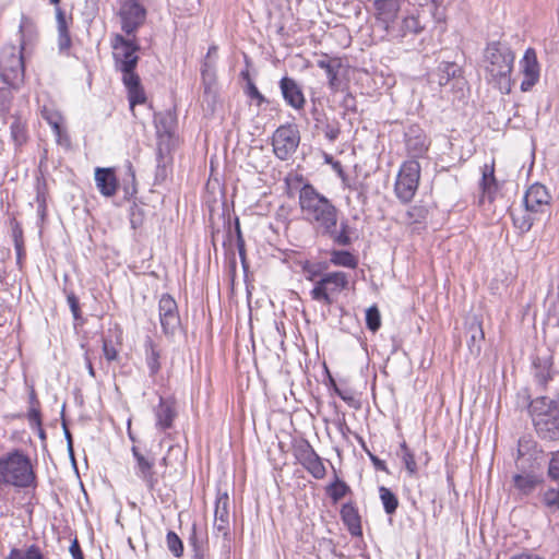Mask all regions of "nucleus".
Wrapping results in <instances>:
<instances>
[{"label":"nucleus","instance_id":"obj_1","mask_svg":"<svg viewBox=\"0 0 559 559\" xmlns=\"http://www.w3.org/2000/svg\"><path fill=\"white\" fill-rule=\"evenodd\" d=\"M543 453V449L535 441H519L518 472L512 476V485L516 497L521 500L532 497L546 485L542 465L537 461Z\"/></svg>","mask_w":559,"mask_h":559},{"label":"nucleus","instance_id":"obj_2","mask_svg":"<svg viewBox=\"0 0 559 559\" xmlns=\"http://www.w3.org/2000/svg\"><path fill=\"white\" fill-rule=\"evenodd\" d=\"M298 204L302 218L319 237H322L330 230L331 225L333 226L340 221L337 206L310 182L304 183L299 189Z\"/></svg>","mask_w":559,"mask_h":559},{"label":"nucleus","instance_id":"obj_3","mask_svg":"<svg viewBox=\"0 0 559 559\" xmlns=\"http://www.w3.org/2000/svg\"><path fill=\"white\" fill-rule=\"evenodd\" d=\"M19 34V46L5 45L0 51V76L4 83L14 90H19L24 83L25 63L23 51L36 37L35 25L25 15L21 17Z\"/></svg>","mask_w":559,"mask_h":559},{"label":"nucleus","instance_id":"obj_4","mask_svg":"<svg viewBox=\"0 0 559 559\" xmlns=\"http://www.w3.org/2000/svg\"><path fill=\"white\" fill-rule=\"evenodd\" d=\"M526 403L537 437L544 441L559 440V397L537 396L531 399L527 390L519 393Z\"/></svg>","mask_w":559,"mask_h":559},{"label":"nucleus","instance_id":"obj_5","mask_svg":"<svg viewBox=\"0 0 559 559\" xmlns=\"http://www.w3.org/2000/svg\"><path fill=\"white\" fill-rule=\"evenodd\" d=\"M37 476L31 457L21 449L0 455V491L36 487Z\"/></svg>","mask_w":559,"mask_h":559},{"label":"nucleus","instance_id":"obj_6","mask_svg":"<svg viewBox=\"0 0 559 559\" xmlns=\"http://www.w3.org/2000/svg\"><path fill=\"white\" fill-rule=\"evenodd\" d=\"M485 70L489 81L496 83L501 91L511 90V73L515 55L504 43H488L485 49Z\"/></svg>","mask_w":559,"mask_h":559},{"label":"nucleus","instance_id":"obj_7","mask_svg":"<svg viewBox=\"0 0 559 559\" xmlns=\"http://www.w3.org/2000/svg\"><path fill=\"white\" fill-rule=\"evenodd\" d=\"M349 284L348 275L342 271L324 273L310 290L312 300L331 306L335 296L346 289Z\"/></svg>","mask_w":559,"mask_h":559},{"label":"nucleus","instance_id":"obj_8","mask_svg":"<svg viewBox=\"0 0 559 559\" xmlns=\"http://www.w3.org/2000/svg\"><path fill=\"white\" fill-rule=\"evenodd\" d=\"M112 56L115 60V67L122 73V78L129 75H138L135 68L139 62V56L136 52L140 46L134 39L124 38L122 35H116L112 40Z\"/></svg>","mask_w":559,"mask_h":559},{"label":"nucleus","instance_id":"obj_9","mask_svg":"<svg viewBox=\"0 0 559 559\" xmlns=\"http://www.w3.org/2000/svg\"><path fill=\"white\" fill-rule=\"evenodd\" d=\"M420 179V164L417 159L405 160L397 174L394 192L402 203H409L418 189Z\"/></svg>","mask_w":559,"mask_h":559},{"label":"nucleus","instance_id":"obj_10","mask_svg":"<svg viewBox=\"0 0 559 559\" xmlns=\"http://www.w3.org/2000/svg\"><path fill=\"white\" fill-rule=\"evenodd\" d=\"M299 143V131L290 123L280 126L272 136L273 152L281 160L288 159L297 151Z\"/></svg>","mask_w":559,"mask_h":559},{"label":"nucleus","instance_id":"obj_11","mask_svg":"<svg viewBox=\"0 0 559 559\" xmlns=\"http://www.w3.org/2000/svg\"><path fill=\"white\" fill-rule=\"evenodd\" d=\"M294 456L299 464L316 479L324 478L326 474L322 459L317 454L308 440H301L294 445Z\"/></svg>","mask_w":559,"mask_h":559},{"label":"nucleus","instance_id":"obj_12","mask_svg":"<svg viewBox=\"0 0 559 559\" xmlns=\"http://www.w3.org/2000/svg\"><path fill=\"white\" fill-rule=\"evenodd\" d=\"M432 80L441 87L450 86L452 91H463L467 84L462 68L450 61H442L438 64Z\"/></svg>","mask_w":559,"mask_h":559},{"label":"nucleus","instance_id":"obj_13","mask_svg":"<svg viewBox=\"0 0 559 559\" xmlns=\"http://www.w3.org/2000/svg\"><path fill=\"white\" fill-rule=\"evenodd\" d=\"M131 452L135 461V475L144 483L147 490L153 492L158 484V477L155 471V459L153 456L145 455L135 445L131 448Z\"/></svg>","mask_w":559,"mask_h":559},{"label":"nucleus","instance_id":"obj_14","mask_svg":"<svg viewBox=\"0 0 559 559\" xmlns=\"http://www.w3.org/2000/svg\"><path fill=\"white\" fill-rule=\"evenodd\" d=\"M119 16L122 31L131 35L144 23L146 10L135 0H126L120 7Z\"/></svg>","mask_w":559,"mask_h":559},{"label":"nucleus","instance_id":"obj_15","mask_svg":"<svg viewBox=\"0 0 559 559\" xmlns=\"http://www.w3.org/2000/svg\"><path fill=\"white\" fill-rule=\"evenodd\" d=\"M158 313L165 335H174L180 326V317L177 302L170 295H162L158 302Z\"/></svg>","mask_w":559,"mask_h":559},{"label":"nucleus","instance_id":"obj_16","mask_svg":"<svg viewBox=\"0 0 559 559\" xmlns=\"http://www.w3.org/2000/svg\"><path fill=\"white\" fill-rule=\"evenodd\" d=\"M521 72L524 76L521 83V91L528 92L538 82L540 68L534 48H527L520 60Z\"/></svg>","mask_w":559,"mask_h":559},{"label":"nucleus","instance_id":"obj_17","mask_svg":"<svg viewBox=\"0 0 559 559\" xmlns=\"http://www.w3.org/2000/svg\"><path fill=\"white\" fill-rule=\"evenodd\" d=\"M317 67L324 70L329 88L333 93L338 92L342 87L340 74L344 68L343 60L340 57H330L326 53H321L320 58L317 59Z\"/></svg>","mask_w":559,"mask_h":559},{"label":"nucleus","instance_id":"obj_18","mask_svg":"<svg viewBox=\"0 0 559 559\" xmlns=\"http://www.w3.org/2000/svg\"><path fill=\"white\" fill-rule=\"evenodd\" d=\"M551 197L544 185L534 183L525 192L523 202L526 212L544 213L549 206Z\"/></svg>","mask_w":559,"mask_h":559},{"label":"nucleus","instance_id":"obj_19","mask_svg":"<svg viewBox=\"0 0 559 559\" xmlns=\"http://www.w3.org/2000/svg\"><path fill=\"white\" fill-rule=\"evenodd\" d=\"M201 78L203 85L202 102L206 103L207 108L213 109L216 98V70L215 63L211 60H204L201 67Z\"/></svg>","mask_w":559,"mask_h":559},{"label":"nucleus","instance_id":"obj_20","mask_svg":"<svg viewBox=\"0 0 559 559\" xmlns=\"http://www.w3.org/2000/svg\"><path fill=\"white\" fill-rule=\"evenodd\" d=\"M285 103L296 110L304 109L306 97L301 86L289 76H283L278 83Z\"/></svg>","mask_w":559,"mask_h":559},{"label":"nucleus","instance_id":"obj_21","mask_svg":"<svg viewBox=\"0 0 559 559\" xmlns=\"http://www.w3.org/2000/svg\"><path fill=\"white\" fill-rule=\"evenodd\" d=\"M155 426L165 431L170 429L177 417L176 401L171 397H159L158 405L154 408Z\"/></svg>","mask_w":559,"mask_h":559},{"label":"nucleus","instance_id":"obj_22","mask_svg":"<svg viewBox=\"0 0 559 559\" xmlns=\"http://www.w3.org/2000/svg\"><path fill=\"white\" fill-rule=\"evenodd\" d=\"M405 143L407 153L412 156L411 159L424 156L429 145L424 131L417 126L409 127L405 132Z\"/></svg>","mask_w":559,"mask_h":559},{"label":"nucleus","instance_id":"obj_23","mask_svg":"<svg viewBox=\"0 0 559 559\" xmlns=\"http://www.w3.org/2000/svg\"><path fill=\"white\" fill-rule=\"evenodd\" d=\"M424 29L425 26L420 23L418 16H407L403 19L400 29L401 41H405L413 49H419L423 40H420L417 45L414 43V38L415 36L423 33Z\"/></svg>","mask_w":559,"mask_h":559},{"label":"nucleus","instance_id":"obj_24","mask_svg":"<svg viewBox=\"0 0 559 559\" xmlns=\"http://www.w3.org/2000/svg\"><path fill=\"white\" fill-rule=\"evenodd\" d=\"M377 20L382 22L385 28L396 19L401 10V0H374Z\"/></svg>","mask_w":559,"mask_h":559},{"label":"nucleus","instance_id":"obj_25","mask_svg":"<svg viewBox=\"0 0 559 559\" xmlns=\"http://www.w3.org/2000/svg\"><path fill=\"white\" fill-rule=\"evenodd\" d=\"M95 182L99 192L105 197L115 195L118 181L114 169L111 168H96L95 170Z\"/></svg>","mask_w":559,"mask_h":559},{"label":"nucleus","instance_id":"obj_26","mask_svg":"<svg viewBox=\"0 0 559 559\" xmlns=\"http://www.w3.org/2000/svg\"><path fill=\"white\" fill-rule=\"evenodd\" d=\"M314 128L321 131L330 142H334L340 133V122L335 119L329 120L323 111L314 109L313 112Z\"/></svg>","mask_w":559,"mask_h":559},{"label":"nucleus","instance_id":"obj_27","mask_svg":"<svg viewBox=\"0 0 559 559\" xmlns=\"http://www.w3.org/2000/svg\"><path fill=\"white\" fill-rule=\"evenodd\" d=\"M537 498L548 513H559V483H551L539 488Z\"/></svg>","mask_w":559,"mask_h":559},{"label":"nucleus","instance_id":"obj_28","mask_svg":"<svg viewBox=\"0 0 559 559\" xmlns=\"http://www.w3.org/2000/svg\"><path fill=\"white\" fill-rule=\"evenodd\" d=\"M341 519L345 526L347 527L348 532L353 536H361L362 535V528H361V521L360 515L358 513L357 508L354 506V503L348 502L342 506L341 508Z\"/></svg>","mask_w":559,"mask_h":559},{"label":"nucleus","instance_id":"obj_29","mask_svg":"<svg viewBox=\"0 0 559 559\" xmlns=\"http://www.w3.org/2000/svg\"><path fill=\"white\" fill-rule=\"evenodd\" d=\"M122 82L128 91L130 109L133 111L135 105L144 104L146 102V96L141 85L140 76L129 75L127 78H122Z\"/></svg>","mask_w":559,"mask_h":559},{"label":"nucleus","instance_id":"obj_30","mask_svg":"<svg viewBox=\"0 0 559 559\" xmlns=\"http://www.w3.org/2000/svg\"><path fill=\"white\" fill-rule=\"evenodd\" d=\"M322 237L329 238L332 242L340 247L350 246L353 242L350 236V227L348 225V221L343 219L340 223H335L333 226L331 225L330 230L325 233Z\"/></svg>","mask_w":559,"mask_h":559},{"label":"nucleus","instance_id":"obj_31","mask_svg":"<svg viewBox=\"0 0 559 559\" xmlns=\"http://www.w3.org/2000/svg\"><path fill=\"white\" fill-rule=\"evenodd\" d=\"M144 346L145 362L150 370V377H155L160 370V352L152 340H147Z\"/></svg>","mask_w":559,"mask_h":559},{"label":"nucleus","instance_id":"obj_32","mask_svg":"<svg viewBox=\"0 0 559 559\" xmlns=\"http://www.w3.org/2000/svg\"><path fill=\"white\" fill-rule=\"evenodd\" d=\"M330 262L334 266H342L347 269H356L358 265V259L352 252L346 250L333 249L330 252Z\"/></svg>","mask_w":559,"mask_h":559},{"label":"nucleus","instance_id":"obj_33","mask_svg":"<svg viewBox=\"0 0 559 559\" xmlns=\"http://www.w3.org/2000/svg\"><path fill=\"white\" fill-rule=\"evenodd\" d=\"M480 188L483 191V199L488 198V200L491 201L492 197L498 188L497 181L495 178L493 165L492 166L485 165L484 170H483L481 181H480Z\"/></svg>","mask_w":559,"mask_h":559},{"label":"nucleus","instance_id":"obj_34","mask_svg":"<svg viewBox=\"0 0 559 559\" xmlns=\"http://www.w3.org/2000/svg\"><path fill=\"white\" fill-rule=\"evenodd\" d=\"M468 334H469V340L467 341V345H468L469 352L472 354H479L480 349H481L480 344L485 337L484 331L481 328V323L477 320H475L472 323L469 322Z\"/></svg>","mask_w":559,"mask_h":559},{"label":"nucleus","instance_id":"obj_35","mask_svg":"<svg viewBox=\"0 0 559 559\" xmlns=\"http://www.w3.org/2000/svg\"><path fill=\"white\" fill-rule=\"evenodd\" d=\"M58 46L60 50H67L71 46V37L68 31L67 20L63 11L57 9Z\"/></svg>","mask_w":559,"mask_h":559},{"label":"nucleus","instance_id":"obj_36","mask_svg":"<svg viewBox=\"0 0 559 559\" xmlns=\"http://www.w3.org/2000/svg\"><path fill=\"white\" fill-rule=\"evenodd\" d=\"M298 264L301 267L305 278L309 282H317L318 277H321L322 271L325 267V263H314L309 260L299 261Z\"/></svg>","mask_w":559,"mask_h":559},{"label":"nucleus","instance_id":"obj_37","mask_svg":"<svg viewBox=\"0 0 559 559\" xmlns=\"http://www.w3.org/2000/svg\"><path fill=\"white\" fill-rule=\"evenodd\" d=\"M379 495L386 514L395 513L399 507V499L396 495L389 488L381 486L379 488Z\"/></svg>","mask_w":559,"mask_h":559},{"label":"nucleus","instance_id":"obj_38","mask_svg":"<svg viewBox=\"0 0 559 559\" xmlns=\"http://www.w3.org/2000/svg\"><path fill=\"white\" fill-rule=\"evenodd\" d=\"M326 492L333 502H337L350 492V487L336 477L335 480L326 487Z\"/></svg>","mask_w":559,"mask_h":559},{"label":"nucleus","instance_id":"obj_39","mask_svg":"<svg viewBox=\"0 0 559 559\" xmlns=\"http://www.w3.org/2000/svg\"><path fill=\"white\" fill-rule=\"evenodd\" d=\"M41 118L51 127L52 131L62 126L63 117L52 106L44 105L40 110Z\"/></svg>","mask_w":559,"mask_h":559},{"label":"nucleus","instance_id":"obj_40","mask_svg":"<svg viewBox=\"0 0 559 559\" xmlns=\"http://www.w3.org/2000/svg\"><path fill=\"white\" fill-rule=\"evenodd\" d=\"M169 171H170V158L163 153L162 148H158L155 180L157 182L165 181L169 175Z\"/></svg>","mask_w":559,"mask_h":559},{"label":"nucleus","instance_id":"obj_41","mask_svg":"<svg viewBox=\"0 0 559 559\" xmlns=\"http://www.w3.org/2000/svg\"><path fill=\"white\" fill-rule=\"evenodd\" d=\"M229 497L227 492H218L215 501L214 519L229 520Z\"/></svg>","mask_w":559,"mask_h":559},{"label":"nucleus","instance_id":"obj_42","mask_svg":"<svg viewBox=\"0 0 559 559\" xmlns=\"http://www.w3.org/2000/svg\"><path fill=\"white\" fill-rule=\"evenodd\" d=\"M241 75L247 80V85L245 88L246 95L255 100L257 106H261L264 103H269V100L264 97L263 94L260 93L255 84L251 81L248 72H242Z\"/></svg>","mask_w":559,"mask_h":559},{"label":"nucleus","instance_id":"obj_43","mask_svg":"<svg viewBox=\"0 0 559 559\" xmlns=\"http://www.w3.org/2000/svg\"><path fill=\"white\" fill-rule=\"evenodd\" d=\"M533 213L524 212L520 214L512 213V221L515 228H518L522 234L527 233L534 223Z\"/></svg>","mask_w":559,"mask_h":559},{"label":"nucleus","instance_id":"obj_44","mask_svg":"<svg viewBox=\"0 0 559 559\" xmlns=\"http://www.w3.org/2000/svg\"><path fill=\"white\" fill-rule=\"evenodd\" d=\"M11 139L16 147H21L27 141V132L25 126L20 120H14L10 127Z\"/></svg>","mask_w":559,"mask_h":559},{"label":"nucleus","instance_id":"obj_45","mask_svg":"<svg viewBox=\"0 0 559 559\" xmlns=\"http://www.w3.org/2000/svg\"><path fill=\"white\" fill-rule=\"evenodd\" d=\"M157 134L170 135L173 130V118L169 114H158L154 118Z\"/></svg>","mask_w":559,"mask_h":559},{"label":"nucleus","instance_id":"obj_46","mask_svg":"<svg viewBox=\"0 0 559 559\" xmlns=\"http://www.w3.org/2000/svg\"><path fill=\"white\" fill-rule=\"evenodd\" d=\"M400 449H401V453H399V455H401L402 461L405 465V468L407 469V472L411 475L416 474L417 473V463L415 461V456H414L413 452L409 450L406 442H402L400 445Z\"/></svg>","mask_w":559,"mask_h":559},{"label":"nucleus","instance_id":"obj_47","mask_svg":"<svg viewBox=\"0 0 559 559\" xmlns=\"http://www.w3.org/2000/svg\"><path fill=\"white\" fill-rule=\"evenodd\" d=\"M406 216L409 224H420L426 221L428 209L425 205H413L407 210Z\"/></svg>","mask_w":559,"mask_h":559},{"label":"nucleus","instance_id":"obj_48","mask_svg":"<svg viewBox=\"0 0 559 559\" xmlns=\"http://www.w3.org/2000/svg\"><path fill=\"white\" fill-rule=\"evenodd\" d=\"M547 478L550 483H559V450L549 453Z\"/></svg>","mask_w":559,"mask_h":559},{"label":"nucleus","instance_id":"obj_49","mask_svg":"<svg viewBox=\"0 0 559 559\" xmlns=\"http://www.w3.org/2000/svg\"><path fill=\"white\" fill-rule=\"evenodd\" d=\"M166 544L168 550L177 558L181 557L183 554V544L179 536L173 532L169 531L166 535Z\"/></svg>","mask_w":559,"mask_h":559},{"label":"nucleus","instance_id":"obj_50","mask_svg":"<svg viewBox=\"0 0 559 559\" xmlns=\"http://www.w3.org/2000/svg\"><path fill=\"white\" fill-rule=\"evenodd\" d=\"M366 325L371 332H377L381 326V316L377 306L366 310Z\"/></svg>","mask_w":559,"mask_h":559},{"label":"nucleus","instance_id":"obj_51","mask_svg":"<svg viewBox=\"0 0 559 559\" xmlns=\"http://www.w3.org/2000/svg\"><path fill=\"white\" fill-rule=\"evenodd\" d=\"M103 353L107 361H114L118 358V350L112 345L111 340L103 338Z\"/></svg>","mask_w":559,"mask_h":559},{"label":"nucleus","instance_id":"obj_52","mask_svg":"<svg viewBox=\"0 0 559 559\" xmlns=\"http://www.w3.org/2000/svg\"><path fill=\"white\" fill-rule=\"evenodd\" d=\"M229 520L214 519V531L216 534L222 535L224 539L229 538Z\"/></svg>","mask_w":559,"mask_h":559},{"label":"nucleus","instance_id":"obj_53","mask_svg":"<svg viewBox=\"0 0 559 559\" xmlns=\"http://www.w3.org/2000/svg\"><path fill=\"white\" fill-rule=\"evenodd\" d=\"M56 136V142L58 145L69 147L71 145L70 136L67 132V129L63 126L59 127L58 130L52 131Z\"/></svg>","mask_w":559,"mask_h":559},{"label":"nucleus","instance_id":"obj_54","mask_svg":"<svg viewBox=\"0 0 559 559\" xmlns=\"http://www.w3.org/2000/svg\"><path fill=\"white\" fill-rule=\"evenodd\" d=\"M536 372H535V379L539 385L545 386L547 382L551 379L549 368L543 367L540 368L537 364H535Z\"/></svg>","mask_w":559,"mask_h":559},{"label":"nucleus","instance_id":"obj_55","mask_svg":"<svg viewBox=\"0 0 559 559\" xmlns=\"http://www.w3.org/2000/svg\"><path fill=\"white\" fill-rule=\"evenodd\" d=\"M67 300L73 314V318L75 320L81 319V311L78 297L74 294H69Z\"/></svg>","mask_w":559,"mask_h":559},{"label":"nucleus","instance_id":"obj_56","mask_svg":"<svg viewBox=\"0 0 559 559\" xmlns=\"http://www.w3.org/2000/svg\"><path fill=\"white\" fill-rule=\"evenodd\" d=\"M143 223L141 210L134 205L130 210V224L132 228H138Z\"/></svg>","mask_w":559,"mask_h":559},{"label":"nucleus","instance_id":"obj_57","mask_svg":"<svg viewBox=\"0 0 559 559\" xmlns=\"http://www.w3.org/2000/svg\"><path fill=\"white\" fill-rule=\"evenodd\" d=\"M342 107L347 111H357V103L356 98L353 96L352 93H346L343 97V100L341 103Z\"/></svg>","mask_w":559,"mask_h":559},{"label":"nucleus","instance_id":"obj_58","mask_svg":"<svg viewBox=\"0 0 559 559\" xmlns=\"http://www.w3.org/2000/svg\"><path fill=\"white\" fill-rule=\"evenodd\" d=\"M28 420L31 425H35L36 427H41V416L39 407H29L28 409Z\"/></svg>","mask_w":559,"mask_h":559},{"label":"nucleus","instance_id":"obj_59","mask_svg":"<svg viewBox=\"0 0 559 559\" xmlns=\"http://www.w3.org/2000/svg\"><path fill=\"white\" fill-rule=\"evenodd\" d=\"M24 554L26 559H44V555L37 545H31Z\"/></svg>","mask_w":559,"mask_h":559},{"label":"nucleus","instance_id":"obj_60","mask_svg":"<svg viewBox=\"0 0 559 559\" xmlns=\"http://www.w3.org/2000/svg\"><path fill=\"white\" fill-rule=\"evenodd\" d=\"M368 453V456L370 459V461L372 462L373 464V467L377 469V471H381V472H385L388 473V467H386V464L383 460H380L377 455L372 454L371 452H367Z\"/></svg>","mask_w":559,"mask_h":559},{"label":"nucleus","instance_id":"obj_61","mask_svg":"<svg viewBox=\"0 0 559 559\" xmlns=\"http://www.w3.org/2000/svg\"><path fill=\"white\" fill-rule=\"evenodd\" d=\"M73 559H84L83 551L81 549V546L79 544L78 538H74L71 543V546L69 548Z\"/></svg>","mask_w":559,"mask_h":559},{"label":"nucleus","instance_id":"obj_62","mask_svg":"<svg viewBox=\"0 0 559 559\" xmlns=\"http://www.w3.org/2000/svg\"><path fill=\"white\" fill-rule=\"evenodd\" d=\"M510 559H545L544 557L534 554L532 551L525 550L520 554H515L510 557Z\"/></svg>","mask_w":559,"mask_h":559},{"label":"nucleus","instance_id":"obj_63","mask_svg":"<svg viewBox=\"0 0 559 559\" xmlns=\"http://www.w3.org/2000/svg\"><path fill=\"white\" fill-rule=\"evenodd\" d=\"M7 559H26L25 554L19 548H12Z\"/></svg>","mask_w":559,"mask_h":559},{"label":"nucleus","instance_id":"obj_64","mask_svg":"<svg viewBox=\"0 0 559 559\" xmlns=\"http://www.w3.org/2000/svg\"><path fill=\"white\" fill-rule=\"evenodd\" d=\"M192 559H209V556L202 547L194 545V554Z\"/></svg>","mask_w":559,"mask_h":559}]
</instances>
